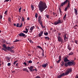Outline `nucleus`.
<instances>
[{"mask_svg":"<svg viewBox=\"0 0 78 78\" xmlns=\"http://www.w3.org/2000/svg\"><path fill=\"white\" fill-rule=\"evenodd\" d=\"M6 44H11V43H10V42H6Z\"/></svg>","mask_w":78,"mask_h":78,"instance_id":"obj_53","label":"nucleus"},{"mask_svg":"<svg viewBox=\"0 0 78 78\" xmlns=\"http://www.w3.org/2000/svg\"><path fill=\"white\" fill-rule=\"evenodd\" d=\"M64 64L65 63L64 62V61H62V62L61 64V66H64Z\"/></svg>","mask_w":78,"mask_h":78,"instance_id":"obj_27","label":"nucleus"},{"mask_svg":"<svg viewBox=\"0 0 78 78\" xmlns=\"http://www.w3.org/2000/svg\"><path fill=\"white\" fill-rule=\"evenodd\" d=\"M67 2H68V0H66V1H64V2H62L61 4V7L63 6H64V5H65V4H66Z\"/></svg>","mask_w":78,"mask_h":78,"instance_id":"obj_8","label":"nucleus"},{"mask_svg":"<svg viewBox=\"0 0 78 78\" xmlns=\"http://www.w3.org/2000/svg\"><path fill=\"white\" fill-rule=\"evenodd\" d=\"M10 52L12 53L14 52V51H13V50H12V49H10Z\"/></svg>","mask_w":78,"mask_h":78,"instance_id":"obj_51","label":"nucleus"},{"mask_svg":"<svg viewBox=\"0 0 78 78\" xmlns=\"http://www.w3.org/2000/svg\"><path fill=\"white\" fill-rule=\"evenodd\" d=\"M3 17L2 15V14H0V19L1 20V19H2Z\"/></svg>","mask_w":78,"mask_h":78,"instance_id":"obj_35","label":"nucleus"},{"mask_svg":"<svg viewBox=\"0 0 78 78\" xmlns=\"http://www.w3.org/2000/svg\"><path fill=\"white\" fill-rule=\"evenodd\" d=\"M28 68L29 69L30 71H34L35 70L34 69H33L34 67L33 66H30V67H28Z\"/></svg>","mask_w":78,"mask_h":78,"instance_id":"obj_10","label":"nucleus"},{"mask_svg":"<svg viewBox=\"0 0 78 78\" xmlns=\"http://www.w3.org/2000/svg\"><path fill=\"white\" fill-rule=\"evenodd\" d=\"M50 68H51V69H52V68H53L52 66H51Z\"/></svg>","mask_w":78,"mask_h":78,"instance_id":"obj_64","label":"nucleus"},{"mask_svg":"<svg viewBox=\"0 0 78 78\" xmlns=\"http://www.w3.org/2000/svg\"><path fill=\"white\" fill-rule=\"evenodd\" d=\"M57 39L59 42H61V43L63 42V39H62L60 36H58Z\"/></svg>","mask_w":78,"mask_h":78,"instance_id":"obj_6","label":"nucleus"},{"mask_svg":"<svg viewBox=\"0 0 78 78\" xmlns=\"http://www.w3.org/2000/svg\"><path fill=\"white\" fill-rule=\"evenodd\" d=\"M76 27H78V25L77 24H76V25H75V26H74V29H77Z\"/></svg>","mask_w":78,"mask_h":78,"instance_id":"obj_34","label":"nucleus"},{"mask_svg":"<svg viewBox=\"0 0 78 78\" xmlns=\"http://www.w3.org/2000/svg\"><path fill=\"white\" fill-rule=\"evenodd\" d=\"M74 60H72V61L69 62L68 63V64L69 65V66H74L75 65L76 63L74 62Z\"/></svg>","mask_w":78,"mask_h":78,"instance_id":"obj_5","label":"nucleus"},{"mask_svg":"<svg viewBox=\"0 0 78 78\" xmlns=\"http://www.w3.org/2000/svg\"><path fill=\"white\" fill-rule=\"evenodd\" d=\"M7 11H5V14H7Z\"/></svg>","mask_w":78,"mask_h":78,"instance_id":"obj_59","label":"nucleus"},{"mask_svg":"<svg viewBox=\"0 0 78 78\" xmlns=\"http://www.w3.org/2000/svg\"><path fill=\"white\" fill-rule=\"evenodd\" d=\"M11 48H10V47H8L7 48V49L8 50H9V51H11Z\"/></svg>","mask_w":78,"mask_h":78,"instance_id":"obj_23","label":"nucleus"},{"mask_svg":"<svg viewBox=\"0 0 78 78\" xmlns=\"http://www.w3.org/2000/svg\"><path fill=\"white\" fill-rule=\"evenodd\" d=\"M69 62V61L67 62H67H66V63H65V66H69V65L68 64V63Z\"/></svg>","mask_w":78,"mask_h":78,"instance_id":"obj_21","label":"nucleus"},{"mask_svg":"<svg viewBox=\"0 0 78 78\" xmlns=\"http://www.w3.org/2000/svg\"><path fill=\"white\" fill-rule=\"evenodd\" d=\"M37 47H38V48H40V49H41V50H43L42 48L41 47V46H39V45H38L37 46Z\"/></svg>","mask_w":78,"mask_h":78,"instance_id":"obj_31","label":"nucleus"},{"mask_svg":"<svg viewBox=\"0 0 78 78\" xmlns=\"http://www.w3.org/2000/svg\"><path fill=\"white\" fill-rule=\"evenodd\" d=\"M44 38L46 40H49L50 39V37H45Z\"/></svg>","mask_w":78,"mask_h":78,"instance_id":"obj_30","label":"nucleus"},{"mask_svg":"<svg viewBox=\"0 0 78 78\" xmlns=\"http://www.w3.org/2000/svg\"><path fill=\"white\" fill-rule=\"evenodd\" d=\"M70 1H68V5H67L66 8H65V11H66L67 9L70 8Z\"/></svg>","mask_w":78,"mask_h":78,"instance_id":"obj_4","label":"nucleus"},{"mask_svg":"<svg viewBox=\"0 0 78 78\" xmlns=\"http://www.w3.org/2000/svg\"><path fill=\"white\" fill-rule=\"evenodd\" d=\"M44 34L45 35V36H48V32H44Z\"/></svg>","mask_w":78,"mask_h":78,"instance_id":"obj_25","label":"nucleus"},{"mask_svg":"<svg viewBox=\"0 0 78 78\" xmlns=\"http://www.w3.org/2000/svg\"><path fill=\"white\" fill-rule=\"evenodd\" d=\"M19 25L20 24H19V23H17L16 24V27H19Z\"/></svg>","mask_w":78,"mask_h":78,"instance_id":"obj_44","label":"nucleus"},{"mask_svg":"<svg viewBox=\"0 0 78 78\" xmlns=\"http://www.w3.org/2000/svg\"><path fill=\"white\" fill-rule=\"evenodd\" d=\"M62 59V57L61 56L59 55L58 57V60H57L56 62L57 63H59L61 61Z\"/></svg>","mask_w":78,"mask_h":78,"instance_id":"obj_9","label":"nucleus"},{"mask_svg":"<svg viewBox=\"0 0 78 78\" xmlns=\"http://www.w3.org/2000/svg\"><path fill=\"white\" fill-rule=\"evenodd\" d=\"M73 52H72V51H71V52L70 53H69V55L70 56V55H73Z\"/></svg>","mask_w":78,"mask_h":78,"instance_id":"obj_24","label":"nucleus"},{"mask_svg":"<svg viewBox=\"0 0 78 78\" xmlns=\"http://www.w3.org/2000/svg\"><path fill=\"white\" fill-rule=\"evenodd\" d=\"M28 62L29 63H32V60H29Z\"/></svg>","mask_w":78,"mask_h":78,"instance_id":"obj_46","label":"nucleus"},{"mask_svg":"<svg viewBox=\"0 0 78 78\" xmlns=\"http://www.w3.org/2000/svg\"><path fill=\"white\" fill-rule=\"evenodd\" d=\"M2 50H5V51H6V49H5V48H2Z\"/></svg>","mask_w":78,"mask_h":78,"instance_id":"obj_55","label":"nucleus"},{"mask_svg":"<svg viewBox=\"0 0 78 78\" xmlns=\"http://www.w3.org/2000/svg\"><path fill=\"white\" fill-rule=\"evenodd\" d=\"M46 17H47V18H48V19H49V15H48V14H46Z\"/></svg>","mask_w":78,"mask_h":78,"instance_id":"obj_33","label":"nucleus"},{"mask_svg":"<svg viewBox=\"0 0 78 78\" xmlns=\"http://www.w3.org/2000/svg\"><path fill=\"white\" fill-rule=\"evenodd\" d=\"M59 11H60V13H62V11H61V8H59Z\"/></svg>","mask_w":78,"mask_h":78,"instance_id":"obj_54","label":"nucleus"},{"mask_svg":"<svg viewBox=\"0 0 78 78\" xmlns=\"http://www.w3.org/2000/svg\"><path fill=\"white\" fill-rule=\"evenodd\" d=\"M63 22L62 20H61L60 17H59V18L58 19L57 21L54 22V25H57L58 24H59V23H63Z\"/></svg>","mask_w":78,"mask_h":78,"instance_id":"obj_3","label":"nucleus"},{"mask_svg":"<svg viewBox=\"0 0 78 78\" xmlns=\"http://www.w3.org/2000/svg\"><path fill=\"white\" fill-rule=\"evenodd\" d=\"M38 6L39 10L41 12L44 11V10L47 7L46 2H44V1H40Z\"/></svg>","mask_w":78,"mask_h":78,"instance_id":"obj_1","label":"nucleus"},{"mask_svg":"<svg viewBox=\"0 0 78 78\" xmlns=\"http://www.w3.org/2000/svg\"><path fill=\"white\" fill-rule=\"evenodd\" d=\"M53 14H54V15H55V14H56V13H55L54 12H53Z\"/></svg>","mask_w":78,"mask_h":78,"instance_id":"obj_60","label":"nucleus"},{"mask_svg":"<svg viewBox=\"0 0 78 78\" xmlns=\"http://www.w3.org/2000/svg\"><path fill=\"white\" fill-rule=\"evenodd\" d=\"M8 20H9V21L10 22H11L10 18H8Z\"/></svg>","mask_w":78,"mask_h":78,"instance_id":"obj_58","label":"nucleus"},{"mask_svg":"<svg viewBox=\"0 0 78 78\" xmlns=\"http://www.w3.org/2000/svg\"><path fill=\"white\" fill-rule=\"evenodd\" d=\"M35 17H36V18H37V17H38V15L37 13H35Z\"/></svg>","mask_w":78,"mask_h":78,"instance_id":"obj_26","label":"nucleus"},{"mask_svg":"<svg viewBox=\"0 0 78 78\" xmlns=\"http://www.w3.org/2000/svg\"><path fill=\"white\" fill-rule=\"evenodd\" d=\"M24 64H25V65H27V63H26V62H24Z\"/></svg>","mask_w":78,"mask_h":78,"instance_id":"obj_62","label":"nucleus"},{"mask_svg":"<svg viewBox=\"0 0 78 78\" xmlns=\"http://www.w3.org/2000/svg\"><path fill=\"white\" fill-rule=\"evenodd\" d=\"M44 33V31H41L40 32L39 34L38 35L39 37H41L42 36V35L43 34V33Z\"/></svg>","mask_w":78,"mask_h":78,"instance_id":"obj_17","label":"nucleus"},{"mask_svg":"<svg viewBox=\"0 0 78 78\" xmlns=\"http://www.w3.org/2000/svg\"><path fill=\"white\" fill-rule=\"evenodd\" d=\"M68 38L66 36V34H65L64 37V40L65 41H67Z\"/></svg>","mask_w":78,"mask_h":78,"instance_id":"obj_15","label":"nucleus"},{"mask_svg":"<svg viewBox=\"0 0 78 78\" xmlns=\"http://www.w3.org/2000/svg\"><path fill=\"white\" fill-rule=\"evenodd\" d=\"M71 72H72V67L68 69L67 71L65 73H61V74H60V75H58L57 76V78H61L63 76H66V75L69 74V73H71Z\"/></svg>","mask_w":78,"mask_h":78,"instance_id":"obj_2","label":"nucleus"},{"mask_svg":"<svg viewBox=\"0 0 78 78\" xmlns=\"http://www.w3.org/2000/svg\"><path fill=\"white\" fill-rule=\"evenodd\" d=\"M9 1H11V0H5L4 2H8Z\"/></svg>","mask_w":78,"mask_h":78,"instance_id":"obj_40","label":"nucleus"},{"mask_svg":"<svg viewBox=\"0 0 78 78\" xmlns=\"http://www.w3.org/2000/svg\"><path fill=\"white\" fill-rule=\"evenodd\" d=\"M26 30H24L23 32V33H25L26 34H27L28 31V29L27 28H26Z\"/></svg>","mask_w":78,"mask_h":78,"instance_id":"obj_22","label":"nucleus"},{"mask_svg":"<svg viewBox=\"0 0 78 78\" xmlns=\"http://www.w3.org/2000/svg\"><path fill=\"white\" fill-rule=\"evenodd\" d=\"M78 41H77V40H75V43L76 44H78Z\"/></svg>","mask_w":78,"mask_h":78,"instance_id":"obj_50","label":"nucleus"},{"mask_svg":"<svg viewBox=\"0 0 78 78\" xmlns=\"http://www.w3.org/2000/svg\"><path fill=\"white\" fill-rule=\"evenodd\" d=\"M20 41V40L16 39V40L15 41H14V42H19Z\"/></svg>","mask_w":78,"mask_h":78,"instance_id":"obj_32","label":"nucleus"},{"mask_svg":"<svg viewBox=\"0 0 78 78\" xmlns=\"http://www.w3.org/2000/svg\"><path fill=\"white\" fill-rule=\"evenodd\" d=\"M27 20H30V17H27Z\"/></svg>","mask_w":78,"mask_h":78,"instance_id":"obj_63","label":"nucleus"},{"mask_svg":"<svg viewBox=\"0 0 78 78\" xmlns=\"http://www.w3.org/2000/svg\"><path fill=\"white\" fill-rule=\"evenodd\" d=\"M42 50H43V52H42V55L43 56V57H44V51L43 49Z\"/></svg>","mask_w":78,"mask_h":78,"instance_id":"obj_39","label":"nucleus"},{"mask_svg":"<svg viewBox=\"0 0 78 78\" xmlns=\"http://www.w3.org/2000/svg\"><path fill=\"white\" fill-rule=\"evenodd\" d=\"M18 65H19V63H17L16 64V66L17 67H18Z\"/></svg>","mask_w":78,"mask_h":78,"instance_id":"obj_43","label":"nucleus"},{"mask_svg":"<svg viewBox=\"0 0 78 78\" xmlns=\"http://www.w3.org/2000/svg\"><path fill=\"white\" fill-rule=\"evenodd\" d=\"M35 78H41V77H40V76H37Z\"/></svg>","mask_w":78,"mask_h":78,"instance_id":"obj_48","label":"nucleus"},{"mask_svg":"<svg viewBox=\"0 0 78 78\" xmlns=\"http://www.w3.org/2000/svg\"><path fill=\"white\" fill-rule=\"evenodd\" d=\"M6 59H7V61L8 62H9V61H10V57H6Z\"/></svg>","mask_w":78,"mask_h":78,"instance_id":"obj_16","label":"nucleus"},{"mask_svg":"<svg viewBox=\"0 0 78 78\" xmlns=\"http://www.w3.org/2000/svg\"><path fill=\"white\" fill-rule=\"evenodd\" d=\"M22 21H24L25 20V17H22Z\"/></svg>","mask_w":78,"mask_h":78,"instance_id":"obj_41","label":"nucleus"},{"mask_svg":"<svg viewBox=\"0 0 78 78\" xmlns=\"http://www.w3.org/2000/svg\"><path fill=\"white\" fill-rule=\"evenodd\" d=\"M61 34H62L61 33H58V36H60V35H61Z\"/></svg>","mask_w":78,"mask_h":78,"instance_id":"obj_57","label":"nucleus"},{"mask_svg":"<svg viewBox=\"0 0 78 78\" xmlns=\"http://www.w3.org/2000/svg\"><path fill=\"white\" fill-rule=\"evenodd\" d=\"M25 34H24V32L23 33H20L19 34V36L20 37H25Z\"/></svg>","mask_w":78,"mask_h":78,"instance_id":"obj_12","label":"nucleus"},{"mask_svg":"<svg viewBox=\"0 0 78 78\" xmlns=\"http://www.w3.org/2000/svg\"><path fill=\"white\" fill-rule=\"evenodd\" d=\"M75 78H78V76L77 75H76V76Z\"/></svg>","mask_w":78,"mask_h":78,"instance_id":"obj_61","label":"nucleus"},{"mask_svg":"<svg viewBox=\"0 0 78 78\" xmlns=\"http://www.w3.org/2000/svg\"><path fill=\"white\" fill-rule=\"evenodd\" d=\"M48 65V63H46V64H42V66L43 67H46V66H47Z\"/></svg>","mask_w":78,"mask_h":78,"instance_id":"obj_14","label":"nucleus"},{"mask_svg":"<svg viewBox=\"0 0 78 78\" xmlns=\"http://www.w3.org/2000/svg\"><path fill=\"white\" fill-rule=\"evenodd\" d=\"M15 70H12V73H14Z\"/></svg>","mask_w":78,"mask_h":78,"instance_id":"obj_56","label":"nucleus"},{"mask_svg":"<svg viewBox=\"0 0 78 78\" xmlns=\"http://www.w3.org/2000/svg\"><path fill=\"white\" fill-rule=\"evenodd\" d=\"M74 12L76 15H77L78 11L77 9H76V8H74Z\"/></svg>","mask_w":78,"mask_h":78,"instance_id":"obj_18","label":"nucleus"},{"mask_svg":"<svg viewBox=\"0 0 78 78\" xmlns=\"http://www.w3.org/2000/svg\"><path fill=\"white\" fill-rule=\"evenodd\" d=\"M67 48L69 50H72V48L71 47L70 45L69 44L67 46Z\"/></svg>","mask_w":78,"mask_h":78,"instance_id":"obj_19","label":"nucleus"},{"mask_svg":"<svg viewBox=\"0 0 78 78\" xmlns=\"http://www.w3.org/2000/svg\"><path fill=\"white\" fill-rule=\"evenodd\" d=\"M22 23H21V24H20V26H19V27H22Z\"/></svg>","mask_w":78,"mask_h":78,"instance_id":"obj_47","label":"nucleus"},{"mask_svg":"<svg viewBox=\"0 0 78 78\" xmlns=\"http://www.w3.org/2000/svg\"><path fill=\"white\" fill-rule=\"evenodd\" d=\"M41 23H42V25H41V26L42 27H43V28H44V26H43V22L42 21H41Z\"/></svg>","mask_w":78,"mask_h":78,"instance_id":"obj_45","label":"nucleus"},{"mask_svg":"<svg viewBox=\"0 0 78 78\" xmlns=\"http://www.w3.org/2000/svg\"><path fill=\"white\" fill-rule=\"evenodd\" d=\"M14 48H15L14 45H13V46L11 47V49H14Z\"/></svg>","mask_w":78,"mask_h":78,"instance_id":"obj_42","label":"nucleus"},{"mask_svg":"<svg viewBox=\"0 0 78 78\" xmlns=\"http://www.w3.org/2000/svg\"><path fill=\"white\" fill-rule=\"evenodd\" d=\"M66 15H67V14H65V15H64V17H63L64 20V19L65 18H66Z\"/></svg>","mask_w":78,"mask_h":78,"instance_id":"obj_37","label":"nucleus"},{"mask_svg":"<svg viewBox=\"0 0 78 78\" xmlns=\"http://www.w3.org/2000/svg\"><path fill=\"white\" fill-rule=\"evenodd\" d=\"M18 60H16L15 61H14V63H13V64L14 65H15V64H16V63H17V62Z\"/></svg>","mask_w":78,"mask_h":78,"instance_id":"obj_38","label":"nucleus"},{"mask_svg":"<svg viewBox=\"0 0 78 78\" xmlns=\"http://www.w3.org/2000/svg\"><path fill=\"white\" fill-rule=\"evenodd\" d=\"M35 27L34 26H32V27H31L30 29V32L32 33V32L33 31V30L34 29Z\"/></svg>","mask_w":78,"mask_h":78,"instance_id":"obj_11","label":"nucleus"},{"mask_svg":"<svg viewBox=\"0 0 78 78\" xmlns=\"http://www.w3.org/2000/svg\"><path fill=\"white\" fill-rule=\"evenodd\" d=\"M41 16H38V23H40V24L42 25V23H41Z\"/></svg>","mask_w":78,"mask_h":78,"instance_id":"obj_7","label":"nucleus"},{"mask_svg":"<svg viewBox=\"0 0 78 78\" xmlns=\"http://www.w3.org/2000/svg\"><path fill=\"white\" fill-rule=\"evenodd\" d=\"M68 61H69V60H68V57H65L64 59V62H66H66Z\"/></svg>","mask_w":78,"mask_h":78,"instance_id":"obj_13","label":"nucleus"},{"mask_svg":"<svg viewBox=\"0 0 78 78\" xmlns=\"http://www.w3.org/2000/svg\"><path fill=\"white\" fill-rule=\"evenodd\" d=\"M3 46L4 48H5V49H6H6H7V48H6V45H5V44H3Z\"/></svg>","mask_w":78,"mask_h":78,"instance_id":"obj_36","label":"nucleus"},{"mask_svg":"<svg viewBox=\"0 0 78 78\" xmlns=\"http://www.w3.org/2000/svg\"><path fill=\"white\" fill-rule=\"evenodd\" d=\"M31 7L32 10H34V6H33V5H32V4H31Z\"/></svg>","mask_w":78,"mask_h":78,"instance_id":"obj_28","label":"nucleus"},{"mask_svg":"<svg viewBox=\"0 0 78 78\" xmlns=\"http://www.w3.org/2000/svg\"><path fill=\"white\" fill-rule=\"evenodd\" d=\"M28 41H30V43H34L33 41H32V40H30V38H28Z\"/></svg>","mask_w":78,"mask_h":78,"instance_id":"obj_29","label":"nucleus"},{"mask_svg":"<svg viewBox=\"0 0 78 78\" xmlns=\"http://www.w3.org/2000/svg\"><path fill=\"white\" fill-rule=\"evenodd\" d=\"M11 65V63H8L7 64L8 66H10V65Z\"/></svg>","mask_w":78,"mask_h":78,"instance_id":"obj_52","label":"nucleus"},{"mask_svg":"<svg viewBox=\"0 0 78 78\" xmlns=\"http://www.w3.org/2000/svg\"><path fill=\"white\" fill-rule=\"evenodd\" d=\"M22 9V8L21 7H20V8L19 9V12H21V10Z\"/></svg>","mask_w":78,"mask_h":78,"instance_id":"obj_49","label":"nucleus"},{"mask_svg":"<svg viewBox=\"0 0 78 78\" xmlns=\"http://www.w3.org/2000/svg\"><path fill=\"white\" fill-rule=\"evenodd\" d=\"M23 71H27V72H29V70L27 69V68H23Z\"/></svg>","mask_w":78,"mask_h":78,"instance_id":"obj_20","label":"nucleus"}]
</instances>
